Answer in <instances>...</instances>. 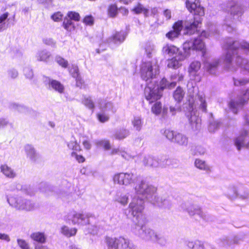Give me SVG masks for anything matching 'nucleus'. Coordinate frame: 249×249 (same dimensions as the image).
<instances>
[{"label": "nucleus", "instance_id": "obj_1", "mask_svg": "<svg viewBox=\"0 0 249 249\" xmlns=\"http://www.w3.org/2000/svg\"><path fill=\"white\" fill-rule=\"evenodd\" d=\"M223 48L227 50L224 56V63L226 68L230 71H235L237 67L249 70V61L243 59L239 53L242 51L249 53V43L246 41L239 42L229 39Z\"/></svg>", "mask_w": 249, "mask_h": 249}, {"label": "nucleus", "instance_id": "obj_2", "mask_svg": "<svg viewBox=\"0 0 249 249\" xmlns=\"http://www.w3.org/2000/svg\"><path fill=\"white\" fill-rule=\"evenodd\" d=\"M159 73V66L156 63L149 61L142 63L141 65V76L147 84L144 89V95L150 103L159 99L162 96L160 91V84H156L154 80Z\"/></svg>", "mask_w": 249, "mask_h": 249}, {"label": "nucleus", "instance_id": "obj_3", "mask_svg": "<svg viewBox=\"0 0 249 249\" xmlns=\"http://www.w3.org/2000/svg\"><path fill=\"white\" fill-rule=\"evenodd\" d=\"M207 33L203 31L201 35L198 38L194 40L187 41L183 45V49L184 51V53H178V55H175L173 58L168 60L167 66L168 68L176 69L179 68L181 64L180 61L184 60L189 55L190 50H200L203 52L204 49V43L201 38L202 37H206Z\"/></svg>", "mask_w": 249, "mask_h": 249}, {"label": "nucleus", "instance_id": "obj_4", "mask_svg": "<svg viewBox=\"0 0 249 249\" xmlns=\"http://www.w3.org/2000/svg\"><path fill=\"white\" fill-rule=\"evenodd\" d=\"M185 3L187 9L195 15L193 19L185 21L184 34L191 35L197 32L198 25L201 23V17L204 15V10L199 0H186Z\"/></svg>", "mask_w": 249, "mask_h": 249}, {"label": "nucleus", "instance_id": "obj_5", "mask_svg": "<svg viewBox=\"0 0 249 249\" xmlns=\"http://www.w3.org/2000/svg\"><path fill=\"white\" fill-rule=\"evenodd\" d=\"M146 221L135 224L132 228V232L143 240L165 245L167 243L166 239L154 230L146 227L144 225Z\"/></svg>", "mask_w": 249, "mask_h": 249}, {"label": "nucleus", "instance_id": "obj_6", "mask_svg": "<svg viewBox=\"0 0 249 249\" xmlns=\"http://www.w3.org/2000/svg\"><path fill=\"white\" fill-rule=\"evenodd\" d=\"M135 193L140 196V198H146L151 202L157 194V188L150 184L145 179H142L134 188Z\"/></svg>", "mask_w": 249, "mask_h": 249}, {"label": "nucleus", "instance_id": "obj_7", "mask_svg": "<svg viewBox=\"0 0 249 249\" xmlns=\"http://www.w3.org/2000/svg\"><path fill=\"white\" fill-rule=\"evenodd\" d=\"M144 209V201L139 196L134 197L129 205L128 211L131 215L136 217L135 224L143 223L145 221L146 218L142 213Z\"/></svg>", "mask_w": 249, "mask_h": 249}, {"label": "nucleus", "instance_id": "obj_8", "mask_svg": "<svg viewBox=\"0 0 249 249\" xmlns=\"http://www.w3.org/2000/svg\"><path fill=\"white\" fill-rule=\"evenodd\" d=\"M181 208L186 212L188 214L193 218L204 220H208V215L204 212L201 208L196 205H194L189 202L182 203L180 205Z\"/></svg>", "mask_w": 249, "mask_h": 249}, {"label": "nucleus", "instance_id": "obj_9", "mask_svg": "<svg viewBox=\"0 0 249 249\" xmlns=\"http://www.w3.org/2000/svg\"><path fill=\"white\" fill-rule=\"evenodd\" d=\"M227 10L228 14H230V16L226 18V30L229 32H231L232 31V29L230 26V25L228 24V21L231 20L232 19H235L236 18H238L241 16L243 13V8L241 5L232 2L228 4Z\"/></svg>", "mask_w": 249, "mask_h": 249}, {"label": "nucleus", "instance_id": "obj_10", "mask_svg": "<svg viewBox=\"0 0 249 249\" xmlns=\"http://www.w3.org/2000/svg\"><path fill=\"white\" fill-rule=\"evenodd\" d=\"M173 160H165V158L155 157L151 156H146L143 160V163L144 165L157 168L161 167H166V165H170Z\"/></svg>", "mask_w": 249, "mask_h": 249}, {"label": "nucleus", "instance_id": "obj_11", "mask_svg": "<svg viewBox=\"0 0 249 249\" xmlns=\"http://www.w3.org/2000/svg\"><path fill=\"white\" fill-rule=\"evenodd\" d=\"M189 105L188 112L186 113V115L188 119L190 124L194 130L199 129L201 127V119L197 115L196 107L194 105L189 101Z\"/></svg>", "mask_w": 249, "mask_h": 249}, {"label": "nucleus", "instance_id": "obj_12", "mask_svg": "<svg viewBox=\"0 0 249 249\" xmlns=\"http://www.w3.org/2000/svg\"><path fill=\"white\" fill-rule=\"evenodd\" d=\"M137 176L132 173H120L113 177V181L119 185L128 186L135 182Z\"/></svg>", "mask_w": 249, "mask_h": 249}, {"label": "nucleus", "instance_id": "obj_13", "mask_svg": "<svg viewBox=\"0 0 249 249\" xmlns=\"http://www.w3.org/2000/svg\"><path fill=\"white\" fill-rule=\"evenodd\" d=\"M183 79V75L181 74H175L171 76V82H169L166 79L163 78L160 82V91L162 94V91L166 88L172 89L176 86L177 82L181 81Z\"/></svg>", "mask_w": 249, "mask_h": 249}, {"label": "nucleus", "instance_id": "obj_14", "mask_svg": "<svg viewBox=\"0 0 249 249\" xmlns=\"http://www.w3.org/2000/svg\"><path fill=\"white\" fill-rule=\"evenodd\" d=\"M89 214H83L73 212L69 216V220H71L74 225H85L89 223Z\"/></svg>", "mask_w": 249, "mask_h": 249}, {"label": "nucleus", "instance_id": "obj_15", "mask_svg": "<svg viewBox=\"0 0 249 249\" xmlns=\"http://www.w3.org/2000/svg\"><path fill=\"white\" fill-rule=\"evenodd\" d=\"M183 26H185V22L184 23L182 20H178L175 22L173 26V30L166 34V37L170 40H174L178 37Z\"/></svg>", "mask_w": 249, "mask_h": 249}, {"label": "nucleus", "instance_id": "obj_16", "mask_svg": "<svg viewBox=\"0 0 249 249\" xmlns=\"http://www.w3.org/2000/svg\"><path fill=\"white\" fill-rule=\"evenodd\" d=\"M235 145L240 150L242 147L249 149V136L247 131L242 132L234 141Z\"/></svg>", "mask_w": 249, "mask_h": 249}, {"label": "nucleus", "instance_id": "obj_17", "mask_svg": "<svg viewBox=\"0 0 249 249\" xmlns=\"http://www.w3.org/2000/svg\"><path fill=\"white\" fill-rule=\"evenodd\" d=\"M249 99V89L246 90L243 97L240 98L238 101H231L229 103V107L234 113H237L238 108L242 107Z\"/></svg>", "mask_w": 249, "mask_h": 249}, {"label": "nucleus", "instance_id": "obj_18", "mask_svg": "<svg viewBox=\"0 0 249 249\" xmlns=\"http://www.w3.org/2000/svg\"><path fill=\"white\" fill-rule=\"evenodd\" d=\"M123 240V237L116 238L107 236L105 237V243L107 249H118L119 244H121Z\"/></svg>", "mask_w": 249, "mask_h": 249}, {"label": "nucleus", "instance_id": "obj_19", "mask_svg": "<svg viewBox=\"0 0 249 249\" xmlns=\"http://www.w3.org/2000/svg\"><path fill=\"white\" fill-rule=\"evenodd\" d=\"M44 82L46 85H48L49 89H52L60 93L63 92L64 87L60 82L55 80L51 79L49 78H46V80Z\"/></svg>", "mask_w": 249, "mask_h": 249}, {"label": "nucleus", "instance_id": "obj_20", "mask_svg": "<svg viewBox=\"0 0 249 249\" xmlns=\"http://www.w3.org/2000/svg\"><path fill=\"white\" fill-rule=\"evenodd\" d=\"M12 204L14 205V208L18 210L31 211L34 208V204L30 200L23 199V204L18 205L16 203V201L14 199L11 200Z\"/></svg>", "mask_w": 249, "mask_h": 249}, {"label": "nucleus", "instance_id": "obj_21", "mask_svg": "<svg viewBox=\"0 0 249 249\" xmlns=\"http://www.w3.org/2000/svg\"><path fill=\"white\" fill-rule=\"evenodd\" d=\"M99 107L101 111L105 112H111L114 113L116 111V109L114 107L113 104L111 102H106L102 99L98 100Z\"/></svg>", "mask_w": 249, "mask_h": 249}, {"label": "nucleus", "instance_id": "obj_22", "mask_svg": "<svg viewBox=\"0 0 249 249\" xmlns=\"http://www.w3.org/2000/svg\"><path fill=\"white\" fill-rule=\"evenodd\" d=\"M151 203L155 205L164 208L169 209L171 206V203L169 199L162 197L160 198L157 195L154 196Z\"/></svg>", "mask_w": 249, "mask_h": 249}, {"label": "nucleus", "instance_id": "obj_23", "mask_svg": "<svg viewBox=\"0 0 249 249\" xmlns=\"http://www.w3.org/2000/svg\"><path fill=\"white\" fill-rule=\"evenodd\" d=\"M162 52L164 55H168L169 56L178 55V53H181L178 48L169 44H166L163 47Z\"/></svg>", "mask_w": 249, "mask_h": 249}, {"label": "nucleus", "instance_id": "obj_24", "mask_svg": "<svg viewBox=\"0 0 249 249\" xmlns=\"http://www.w3.org/2000/svg\"><path fill=\"white\" fill-rule=\"evenodd\" d=\"M1 172L7 178H13L17 176L16 173L6 164H2L0 167Z\"/></svg>", "mask_w": 249, "mask_h": 249}, {"label": "nucleus", "instance_id": "obj_25", "mask_svg": "<svg viewBox=\"0 0 249 249\" xmlns=\"http://www.w3.org/2000/svg\"><path fill=\"white\" fill-rule=\"evenodd\" d=\"M125 36L126 35L124 32H117L108 39V41L115 44H120L124 41Z\"/></svg>", "mask_w": 249, "mask_h": 249}, {"label": "nucleus", "instance_id": "obj_26", "mask_svg": "<svg viewBox=\"0 0 249 249\" xmlns=\"http://www.w3.org/2000/svg\"><path fill=\"white\" fill-rule=\"evenodd\" d=\"M24 149L27 157L32 161H35L38 158V155L34 147L31 145L27 144L25 146Z\"/></svg>", "mask_w": 249, "mask_h": 249}, {"label": "nucleus", "instance_id": "obj_27", "mask_svg": "<svg viewBox=\"0 0 249 249\" xmlns=\"http://www.w3.org/2000/svg\"><path fill=\"white\" fill-rule=\"evenodd\" d=\"M219 64V60L218 59H214L211 62L205 63L204 66L208 71L211 74H213Z\"/></svg>", "mask_w": 249, "mask_h": 249}, {"label": "nucleus", "instance_id": "obj_28", "mask_svg": "<svg viewBox=\"0 0 249 249\" xmlns=\"http://www.w3.org/2000/svg\"><path fill=\"white\" fill-rule=\"evenodd\" d=\"M30 237L33 240L41 244L45 243L46 241V237L43 232H34L30 235Z\"/></svg>", "mask_w": 249, "mask_h": 249}, {"label": "nucleus", "instance_id": "obj_29", "mask_svg": "<svg viewBox=\"0 0 249 249\" xmlns=\"http://www.w3.org/2000/svg\"><path fill=\"white\" fill-rule=\"evenodd\" d=\"M51 56V55L49 52L46 50H42L37 53L36 57L38 61L46 62Z\"/></svg>", "mask_w": 249, "mask_h": 249}, {"label": "nucleus", "instance_id": "obj_30", "mask_svg": "<svg viewBox=\"0 0 249 249\" xmlns=\"http://www.w3.org/2000/svg\"><path fill=\"white\" fill-rule=\"evenodd\" d=\"M174 142L181 145H186L188 143V138L182 134H176Z\"/></svg>", "mask_w": 249, "mask_h": 249}, {"label": "nucleus", "instance_id": "obj_31", "mask_svg": "<svg viewBox=\"0 0 249 249\" xmlns=\"http://www.w3.org/2000/svg\"><path fill=\"white\" fill-rule=\"evenodd\" d=\"M197 103L199 105V108L203 112H206L207 104L204 96L203 95H198L197 97Z\"/></svg>", "mask_w": 249, "mask_h": 249}, {"label": "nucleus", "instance_id": "obj_32", "mask_svg": "<svg viewBox=\"0 0 249 249\" xmlns=\"http://www.w3.org/2000/svg\"><path fill=\"white\" fill-rule=\"evenodd\" d=\"M183 90L180 87H178L174 91L173 97L175 100L178 103L181 101L184 96Z\"/></svg>", "mask_w": 249, "mask_h": 249}, {"label": "nucleus", "instance_id": "obj_33", "mask_svg": "<svg viewBox=\"0 0 249 249\" xmlns=\"http://www.w3.org/2000/svg\"><path fill=\"white\" fill-rule=\"evenodd\" d=\"M132 11L137 14L143 13L145 17H148L149 16V10L144 8L143 5L140 3H139L136 6H135L132 9Z\"/></svg>", "mask_w": 249, "mask_h": 249}, {"label": "nucleus", "instance_id": "obj_34", "mask_svg": "<svg viewBox=\"0 0 249 249\" xmlns=\"http://www.w3.org/2000/svg\"><path fill=\"white\" fill-rule=\"evenodd\" d=\"M61 232L65 236L71 237L76 233L77 229L76 228L70 229L67 226H64L61 228Z\"/></svg>", "mask_w": 249, "mask_h": 249}, {"label": "nucleus", "instance_id": "obj_35", "mask_svg": "<svg viewBox=\"0 0 249 249\" xmlns=\"http://www.w3.org/2000/svg\"><path fill=\"white\" fill-rule=\"evenodd\" d=\"M128 200V197L125 195L118 193L115 197V201L120 203L122 205H125Z\"/></svg>", "mask_w": 249, "mask_h": 249}, {"label": "nucleus", "instance_id": "obj_36", "mask_svg": "<svg viewBox=\"0 0 249 249\" xmlns=\"http://www.w3.org/2000/svg\"><path fill=\"white\" fill-rule=\"evenodd\" d=\"M129 134L128 130L123 129L116 131L114 135V137L116 139L122 140L125 138Z\"/></svg>", "mask_w": 249, "mask_h": 249}, {"label": "nucleus", "instance_id": "obj_37", "mask_svg": "<svg viewBox=\"0 0 249 249\" xmlns=\"http://www.w3.org/2000/svg\"><path fill=\"white\" fill-rule=\"evenodd\" d=\"M195 166L196 168L204 171H209V166L206 163L205 161L200 159H196L195 162Z\"/></svg>", "mask_w": 249, "mask_h": 249}, {"label": "nucleus", "instance_id": "obj_38", "mask_svg": "<svg viewBox=\"0 0 249 249\" xmlns=\"http://www.w3.org/2000/svg\"><path fill=\"white\" fill-rule=\"evenodd\" d=\"M145 53L149 58L152 56V54L156 52L155 46L151 43L146 44L145 48Z\"/></svg>", "mask_w": 249, "mask_h": 249}, {"label": "nucleus", "instance_id": "obj_39", "mask_svg": "<svg viewBox=\"0 0 249 249\" xmlns=\"http://www.w3.org/2000/svg\"><path fill=\"white\" fill-rule=\"evenodd\" d=\"M95 144L98 146L103 147L105 150H108L111 148L110 142L107 140H101L95 141Z\"/></svg>", "mask_w": 249, "mask_h": 249}, {"label": "nucleus", "instance_id": "obj_40", "mask_svg": "<svg viewBox=\"0 0 249 249\" xmlns=\"http://www.w3.org/2000/svg\"><path fill=\"white\" fill-rule=\"evenodd\" d=\"M122 249H136L134 245L128 239H125L123 237V240H122Z\"/></svg>", "mask_w": 249, "mask_h": 249}, {"label": "nucleus", "instance_id": "obj_41", "mask_svg": "<svg viewBox=\"0 0 249 249\" xmlns=\"http://www.w3.org/2000/svg\"><path fill=\"white\" fill-rule=\"evenodd\" d=\"M201 67V64L199 61H193L190 66L189 71L191 73H195L198 71Z\"/></svg>", "mask_w": 249, "mask_h": 249}, {"label": "nucleus", "instance_id": "obj_42", "mask_svg": "<svg viewBox=\"0 0 249 249\" xmlns=\"http://www.w3.org/2000/svg\"><path fill=\"white\" fill-rule=\"evenodd\" d=\"M227 195L231 198L236 197L238 194L236 187L233 185H231L228 187Z\"/></svg>", "mask_w": 249, "mask_h": 249}, {"label": "nucleus", "instance_id": "obj_43", "mask_svg": "<svg viewBox=\"0 0 249 249\" xmlns=\"http://www.w3.org/2000/svg\"><path fill=\"white\" fill-rule=\"evenodd\" d=\"M82 103L89 109H93L94 108V103L90 97H87L85 96L82 101Z\"/></svg>", "mask_w": 249, "mask_h": 249}, {"label": "nucleus", "instance_id": "obj_44", "mask_svg": "<svg viewBox=\"0 0 249 249\" xmlns=\"http://www.w3.org/2000/svg\"><path fill=\"white\" fill-rule=\"evenodd\" d=\"M132 124L134 127L137 131H140L142 126V121L141 117H135L132 121Z\"/></svg>", "mask_w": 249, "mask_h": 249}, {"label": "nucleus", "instance_id": "obj_45", "mask_svg": "<svg viewBox=\"0 0 249 249\" xmlns=\"http://www.w3.org/2000/svg\"><path fill=\"white\" fill-rule=\"evenodd\" d=\"M9 107L12 109L17 110L20 113H25L27 111V108L25 107L16 103H11Z\"/></svg>", "mask_w": 249, "mask_h": 249}, {"label": "nucleus", "instance_id": "obj_46", "mask_svg": "<svg viewBox=\"0 0 249 249\" xmlns=\"http://www.w3.org/2000/svg\"><path fill=\"white\" fill-rule=\"evenodd\" d=\"M118 13V8L115 4L110 5L108 8V14L110 17H115Z\"/></svg>", "mask_w": 249, "mask_h": 249}, {"label": "nucleus", "instance_id": "obj_47", "mask_svg": "<svg viewBox=\"0 0 249 249\" xmlns=\"http://www.w3.org/2000/svg\"><path fill=\"white\" fill-rule=\"evenodd\" d=\"M67 146L69 149L73 150H81L80 145L76 141H71L70 142H68Z\"/></svg>", "mask_w": 249, "mask_h": 249}, {"label": "nucleus", "instance_id": "obj_48", "mask_svg": "<svg viewBox=\"0 0 249 249\" xmlns=\"http://www.w3.org/2000/svg\"><path fill=\"white\" fill-rule=\"evenodd\" d=\"M63 26L66 30L69 31H71L74 28L72 21L69 18H65L64 19Z\"/></svg>", "mask_w": 249, "mask_h": 249}, {"label": "nucleus", "instance_id": "obj_49", "mask_svg": "<svg viewBox=\"0 0 249 249\" xmlns=\"http://www.w3.org/2000/svg\"><path fill=\"white\" fill-rule=\"evenodd\" d=\"M98 120L102 123L107 122L109 118V115L104 111L101 110V112L97 115Z\"/></svg>", "mask_w": 249, "mask_h": 249}, {"label": "nucleus", "instance_id": "obj_50", "mask_svg": "<svg viewBox=\"0 0 249 249\" xmlns=\"http://www.w3.org/2000/svg\"><path fill=\"white\" fill-rule=\"evenodd\" d=\"M12 199H14L16 201V203L17 204V205H21V204H23V199L22 198L20 197H15L13 196H9L7 197V201L9 205L13 207H14V205L12 204L11 202V200Z\"/></svg>", "mask_w": 249, "mask_h": 249}, {"label": "nucleus", "instance_id": "obj_51", "mask_svg": "<svg viewBox=\"0 0 249 249\" xmlns=\"http://www.w3.org/2000/svg\"><path fill=\"white\" fill-rule=\"evenodd\" d=\"M162 110L161 104L160 102H156L152 107V111L156 115L160 114Z\"/></svg>", "mask_w": 249, "mask_h": 249}, {"label": "nucleus", "instance_id": "obj_52", "mask_svg": "<svg viewBox=\"0 0 249 249\" xmlns=\"http://www.w3.org/2000/svg\"><path fill=\"white\" fill-rule=\"evenodd\" d=\"M220 125V122L218 121L211 122L209 126V130L211 132H214L219 128Z\"/></svg>", "mask_w": 249, "mask_h": 249}, {"label": "nucleus", "instance_id": "obj_53", "mask_svg": "<svg viewBox=\"0 0 249 249\" xmlns=\"http://www.w3.org/2000/svg\"><path fill=\"white\" fill-rule=\"evenodd\" d=\"M164 135L167 139L174 142L176 134L173 131L166 129L164 131Z\"/></svg>", "mask_w": 249, "mask_h": 249}, {"label": "nucleus", "instance_id": "obj_54", "mask_svg": "<svg viewBox=\"0 0 249 249\" xmlns=\"http://www.w3.org/2000/svg\"><path fill=\"white\" fill-rule=\"evenodd\" d=\"M17 243L21 249H29L30 248L29 244L25 240L18 239Z\"/></svg>", "mask_w": 249, "mask_h": 249}, {"label": "nucleus", "instance_id": "obj_55", "mask_svg": "<svg viewBox=\"0 0 249 249\" xmlns=\"http://www.w3.org/2000/svg\"><path fill=\"white\" fill-rule=\"evenodd\" d=\"M234 83L235 86H244L249 82V80L247 79H236L233 78Z\"/></svg>", "mask_w": 249, "mask_h": 249}, {"label": "nucleus", "instance_id": "obj_56", "mask_svg": "<svg viewBox=\"0 0 249 249\" xmlns=\"http://www.w3.org/2000/svg\"><path fill=\"white\" fill-rule=\"evenodd\" d=\"M68 17L70 18L69 19L74 20L75 21H79L80 19V15L78 13L75 12H69L68 13Z\"/></svg>", "mask_w": 249, "mask_h": 249}, {"label": "nucleus", "instance_id": "obj_57", "mask_svg": "<svg viewBox=\"0 0 249 249\" xmlns=\"http://www.w3.org/2000/svg\"><path fill=\"white\" fill-rule=\"evenodd\" d=\"M70 72L74 78L77 77V76H79V70L77 66L72 65L70 70Z\"/></svg>", "mask_w": 249, "mask_h": 249}, {"label": "nucleus", "instance_id": "obj_58", "mask_svg": "<svg viewBox=\"0 0 249 249\" xmlns=\"http://www.w3.org/2000/svg\"><path fill=\"white\" fill-rule=\"evenodd\" d=\"M100 229L99 227L96 225H91L88 228L89 232L93 235L97 234L99 232Z\"/></svg>", "mask_w": 249, "mask_h": 249}, {"label": "nucleus", "instance_id": "obj_59", "mask_svg": "<svg viewBox=\"0 0 249 249\" xmlns=\"http://www.w3.org/2000/svg\"><path fill=\"white\" fill-rule=\"evenodd\" d=\"M25 76L29 79H31L33 77V72L32 70L29 67H26L23 70Z\"/></svg>", "mask_w": 249, "mask_h": 249}, {"label": "nucleus", "instance_id": "obj_60", "mask_svg": "<svg viewBox=\"0 0 249 249\" xmlns=\"http://www.w3.org/2000/svg\"><path fill=\"white\" fill-rule=\"evenodd\" d=\"M83 22L88 25L91 26L93 24L94 19L91 16H87L85 17Z\"/></svg>", "mask_w": 249, "mask_h": 249}, {"label": "nucleus", "instance_id": "obj_61", "mask_svg": "<svg viewBox=\"0 0 249 249\" xmlns=\"http://www.w3.org/2000/svg\"><path fill=\"white\" fill-rule=\"evenodd\" d=\"M120 155L123 158L127 160H129L131 159H133L134 157V155H132L129 153H127L122 149V150L120 151Z\"/></svg>", "mask_w": 249, "mask_h": 249}, {"label": "nucleus", "instance_id": "obj_62", "mask_svg": "<svg viewBox=\"0 0 249 249\" xmlns=\"http://www.w3.org/2000/svg\"><path fill=\"white\" fill-rule=\"evenodd\" d=\"M181 111V106L179 104H177L175 107H170V111L172 115H174L177 112Z\"/></svg>", "mask_w": 249, "mask_h": 249}, {"label": "nucleus", "instance_id": "obj_63", "mask_svg": "<svg viewBox=\"0 0 249 249\" xmlns=\"http://www.w3.org/2000/svg\"><path fill=\"white\" fill-rule=\"evenodd\" d=\"M8 75L9 77L15 79L18 76V72L15 69H11L8 71Z\"/></svg>", "mask_w": 249, "mask_h": 249}, {"label": "nucleus", "instance_id": "obj_64", "mask_svg": "<svg viewBox=\"0 0 249 249\" xmlns=\"http://www.w3.org/2000/svg\"><path fill=\"white\" fill-rule=\"evenodd\" d=\"M57 62L63 67L66 68L68 66V62L65 60L64 58L61 57H58L56 58Z\"/></svg>", "mask_w": 249, "mask_h": 249}]
</instances>
